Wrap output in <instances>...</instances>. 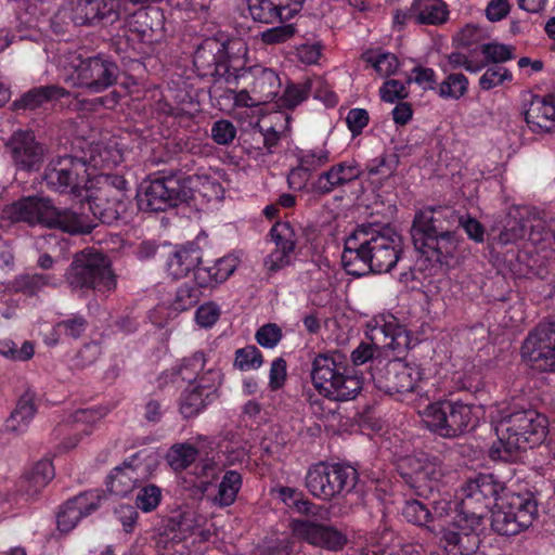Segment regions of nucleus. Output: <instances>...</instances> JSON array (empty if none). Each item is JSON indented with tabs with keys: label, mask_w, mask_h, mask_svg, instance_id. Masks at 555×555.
<instances>
[{
	"label": "nucleus",
	"mask_w": 555,
	"mask_h": 555,
	"mask_svg": "<svg viewBox=\"0 0 555 555\" xmlns=\"http://www.w3.org/2000/svg\"><path fill=\"white\" fill-rule=\"evenodd\" d=\"M512 80L511 72L503 66L489 67L479 78V86L488 91Z\"/></svg>",
	"instance_id": "57"
},
{
	"label": "nucleus",
	"mask_w": 555,
	"mask_h": 555,
	"mask_svg": "<svg viewBox=\"0 0 555 555\" xmlns=\"http://www.w3.org/2000/svg\"><path fill=\"white\" fill-rule=\"evenodd\" d=\"M37 412L35 393L26 391L18 400L16 408L5 421V429L20 435L25 433Z\"/></svg>",
	"instance_id": "32"
},
{
	"label": "nucleus",
	"mask_w": 555,
	"mask_h": 555,
	"mask_svg": "<svg viewBox=\"0 0 555 555\" xmlns=\"http://www.w3.org/2000/svg\"><path fill=\"white\" fill-rule=\"evenodd\" d=\"M66 280L74 291L109 292L116 287L108 259L98 251L78 254L66 272Z\"/></svg>",
	"instance_id": "10"
},
{
	"label": "nucleus",
	"mask_w": 555,
	"mask_h": 555,
	"mask_svg": "<svg viewBox=\"0 0 555 555\" xmlns=\"http://www.w3.org/2000/svg\"><path fill=\"white\" fill-rule=\"evenodd\" d=\"M397 167V159L392 155H384L372 159L367 166V173L371 177L378 176L380 180L390 178Z\"/></svg>",
	"instance_id": "56"
},
{
	"label": "nucleus",
	"mask_w": 555,
	"mask_h": 555,
	"mask_svg": "<svg viewBox=\"0 0 555 555\" xmlns=\"http://www.w3.org/2000/svg\"><path fill=\"white\" fill-rule=\"evenodd\" d=\"M423 424L443 438H455L474 429L478 409L461 400H438L418 411Z\"/></svg>",
	"instance_id": "5"
},
{
	"label": "nucleus",
	"mask_w": 555,
	"mask_h": 555,
	"mask_svg": "<svg viewBox=\"0 0 555 555\" xmlns=\"http://www.w3.org/2000/svg\"><path fill=\"white\" fill-rule=\"evenodd\" d=\"M221 52H224L229 61L236 66H243L246 61L248 48L242 39H232L227 43H221Z\"/></svg>",
	"instance_id": "64"
},
{
	"label": "nucleus",
	"mask_w": 555,
	"mask_h": 555,
	"mask_svg": "<svg viewBox=\"0 0 555 555\" xmlns=\"http://www.w3.org/2000/svg\"><path fill=\"white\" fill-rule=\"evenodd\" d=\"M491 526L494 531L502 535H515L528 528L527 514H520L519 520L509 511H505L495 503L492 511Z\"/></svg>",
	"instance_id": "40"
},
{
	"label": "nucleus",
	"mask_w": 555,
	"mask_h": 555,
	"mask_svg": "<svg viewBox=\"0 0 555 555\" xmlns=\"http://www.w3.org/2000/svg\"><path fill=\"white\" fill-rule=\"evenodd\" d=\"M221 315L220 307L212 302H205L199 306L195 312V322L203 328L214 326Z\"/></svg>",
	"instance_id": "62"
},
{
	"label": "nucleus",
	"mask_w": 555,
	"mask_h": 555,
	"mask_svg": "<svg viewBox=\"0 0 555 555\" xmlns=\"http://www.w3.org/2000/svg\"><path fill=\"white\" fill-rule=\"evenodd\" d=\"M493 502H496V504L505 511H509L518 520L520 514L526 513L528 517V527L533 522L538 513L537 503L530 493H507L500 499L496 496L491 504Z\"/></svg>",
	"instance_id": "38"
},
{
	"label": "nucleus",
	"mask_w": 555,
	"mask_h": 555,
	"mask_svg": "<svg viewBox=\"0 0 555 555\" xmlns=\"http://www.w3.org/2000/svg\"><path fill=\"white\" fill-rule=\"evenodd\" d=\"M196 457L197 450L191 444L173 446L167 454V461L175 470L186 468Z\"/></svg>",
	"instance_id": "49"
},
{
	"label": "nucleus",
	"mask_w": 555,
	"mask_h": 555,
	"mask_svg": "<svg viewBox=\"0 0 555 555\" xmlns=\"http://www.w3.org/2000/svg\"><path fill=\"white\" fill-rule=\"evenodd\" d=\"M64 10L76 25L103 20L113 10L105 0H67Z\"/></svg>",
	"instance_id": "29"
},
{
	"label": "nucleus",
	"mask_w": 555,
	"mask_h": 555,
	"mask_svg": "<svg viewBox=\"0 0 555 555\" xmlns=\"http://www.w3.org/2000/svg\"><path fill=\"white\" fill-rule=\"evenodd\" d=\"M66 91L57 86H41L34 88L22 95L16 102L18 107L36 109L43 104L64 96Z\"/></svg>",
	"instance_id": "42"
},
{
	"label": "nucleus",
	"mask_w": 555,
	"mask_h": 555,
	"mask_svg": "<svg viewBox=\"0 0 555 555\" xmlns=\"http://www.w3.org/2000/svg\"><path fill=\"white\" fill-rule=\"evenodd\" d=\"M54 477V468L49 460L37 462L20 480L18 491L26 498L37 495Z\"/></svg>",
	"instance_id": "31"
},
{
	"label": "nucleus",
	"mask_w": 555,
	"mask_h": 555,
	"mask_svg": "<svg viewBox=\"0 0 555 555\" xmlns=\"http://www.w3.org/2000/svg\"><path fill=\"white\" fill-rule=\"evenodd\" d=\"M162 498V491L154 485L143 487L137 495V506L147 513L155 509Z\"/></svg>",
	"instance_id": "61"
},
{
	"label": "nucleus",
	"mask_w": 555,
	"mask_h": 555,
	"mask_svg": "<svg viewBox=\"0 0 555 555\" xmlns=\"http://www.w3.org/2000/svg\"><path fill=\"white\" fill-rule=\"evenodd\" d=\"M253 76L251 92L259 98L261 103L271 102L279 95L282 82L273 69L256 66L253 69Z\"/></svg>",
	"instance_id": "33"
},
{
	"label": "nucleus",
	"mask_w": 555,
	"mask_h": 555,
	"mask_svg": "<svg viewBox=\"0 0 555 555\" xmlns=\"http://www.w3.org/2000/svg\"><path fill=\"white\" fill-rule=\"evenodd\" d=\"M364 60L380 77H388L399 69V60L390 52L372 51L364 54Z\"/></svg>",
	"instance_id": "44"
},
{
	"label": "nucleus",
	"mask_w": 555,
	"mask_h": 555,
	"mask_svg": "<svg viewBox=\"0 0 555 555\" xmlns=\"http://www.w3.org/2000/svg\"><path fill=\"white\" fill-rule=\"evenodd\" d=\"M92 172H88L86 164L79 158L64 156L50 162L43 179L47 186L59 193H67L76 198L82 197L85 184Z\"/></svg>",
	"instance_id": "12"
},
{
	"label": "nucleus",
	"mask_w": 555,
	"mask_h": 555,
	"mask_svg": "<svg viewBox=\"0 0 555 555\" xmlns=\"http://www.w3.org/2000/svg\"><path fill=\"white\" fill-rule=\"evenodd\" d=\"M461 67L465 68L468 73L476 74L485 67V63L474 62L464 53L452 52L447 56V63L443 65L442 69L448 72Z\"/></svg>",
	"instance_id": "58"
},
{
	"label": "nucleus",
	"mask_w": 555,
	"mask_h": 555,
	"mask_svg": "<svg viewBox=\"0 0 555 555\" xmlns=\"http://www.w3.org/2000/svg\"><path fill=\"white\" fill-rule=\"evenodd\" d=\"M503 490L491 475H480L467 481L456 493V503L436 501L431 520L454 512L453 520L441 527V542L449 555H470L479 546L478 530L491 502Z\"/></svg>",
	"instance_id": "1"
},
{
	"label": "nucleus",
	"mask_w": 555,
	"mask_h": 555,
	"mask_svg": "<svg viewBox=\"0 0 555 555\" xmlns=\"http://www.w3.org/2000/svg\"><path fill=\"white\" fill-rule=\"evenodd\" d=\"M459 216L450 207L428 209L418 212L413 222L412 237L414 244L420 243L426 233L451 231L457 224Z\"/></svg>",
	"instance_id": "24"
},
{
	"label": "nucleus",
	"mask_w": 555,
	"mask_h": 555,
	"mask_svg": "<svg viewBox=\"0 0 555 555\" xmlns=\"http://www.w3.org/2000/svg\"><path fill=\"white\" fill-rule=\"evenodd\" d=\"M242 487V476L236 470H228L219 483L215 503L219 506H230L235 501Z\"/></svg>",
	"instance_id": "43"
},
{
	"label": "nucleus",
	"mask_w": 555,
	"mask_h": 555,
	"mask_svg": "<svg viewBox=\"0 0 555 555\" xmlns=\"http://www.w3.org/2000/svg\"><path fill=\"white\" fill-rule=\"evenodd\" d=\"M101 499V491L90 490L68 500L57 513V529L63 533L72 531L82 517L100 506Z\"/></svg>",
	"instance_id": "18"
},
{
	"label": "nucleus",
	"mask_w": 555,
	"mask_h": 555,
	"mask_svg": "<svg viewBox=\"0 0 555 555\" xmlns=\"http://www.w3.org/2000/svg\"><path fill=\"white\" fill-rule=\"evenodd\" d=\"M372 377L376 387L389 395H406L416 390L422 378L418 366L399 359L375 360Z\"/></svg>",
	"instance_id": "11"
},
{
	"label": "nucleus",
	"mask_w": 555,
	"mask_h": 555,
	"mask_svg": "<svg viewBox=\"0 0 555 555\" xmlns=\"http://www.w3.org/2000/svg\"><path fill=\"white\" fill-rule=\"evenodd\" d=\"M188 193L183 191L175 179L154 180L140 195V207L150 211H165L178 203L186 201Z\"/></svg>",
	"instance_id": "17"
},
{
	"label": "nucleus",
	"mask_w": 555,
	"mask_h": 555,
	"mask_svg": "<svg viewBox=\"0 0 555 555\" xmlns=\"http://www.w3.org/2000/svg\"><path fill=\"white\" fill-rule=\"evenodd\" d=\"M202 260L198 247L185 246L177 249L167 261V271L173 279L184 278Z\"/></svg>",
	"instance_id": "37"
},
{
	"label": "nucleus",
	"mask_w": 555,
	"mask_h": 555,
	"mask_svg": "<svg viewBox=\"0 0 555 555\" xmlns=\"http://www.w3.org/2000/svg\"><path fill=\"white\" fill-rule=\"evenodd\" d=\"M525 119L533 132L555 130V92L534 96L525 112Z\"/></svg>",
	"instance_id": "27"
},
{
	"label": "nucleus",
	"mask_w": 555,
	"mask_h": 555,
	"mask_svg": "<svg viewBox=\"0 0 555 555\" xmlns=\"http://www.w3.org/2000/svg\"><path fill=\"white\" fill-rule=\"evenodd\" d=\"M61 66L65 82L90 94L107 90L119 76L117 64L103 56L82 59L77 53H70L61 62Z\"/></svg>",
	"instance_id": "4"
},
{
	"label": "nucleus",
	"mask_w": 555,
	"mask_h": 555,
	"mask_svg": "<svg viewBox=\"0 0 555 555\" xmlns=\"http://www.w3.org/2000/svg\"><path fill=\"white\" fill-rule=\"evenodd\" d=\"M411 16L415 24L439 25L447 21V5L441 0H414Z\"/></svg>",
	"instance_id": "35"
},
{
	"label": "nucleus",
	"mask_w": 555,
	"mask_h": 555,
	"mask_svg": "<svg viewBox=\"0 0 555 555\" xmlns=\"http://www.w3.org/2000/svg\"><path fill=\"white\" fill-rule=\"evenodd\" d=\"M400 469L405 481L420 495L433 491L446 474V468L439 459L426 453H416L401 460Z\"/></svg>",
	"instance_id": "13"
},
{
	"label": "nucleus",
	"mask_w": 555,
	"mask_h": 555,
	"mask_svg": "<svg viewBox=\"0 0 555 555\" xmlns=\"http://www.w3.org/2000/svg\"><path fill=\"white\" fill-rule=\"evenodd\" d=\"M480 51L487 63H504L514 57V48L500 42H489L480 46Z\"/></svg>",
	"instance_id": "52"
},
{
	"label": "nucleus",
	"mask_w": 555,
	"mask_h": 555,
	"mask_svg": "<svg viewBox=\"0 0 555 555\" xmlns=\"http://www.w3.org/2000/svg\"><path fill=\"white\" fill-rule=\"evenodd\" d=\"M126 181L119 176L93 175L85 184L80 201L89 204L93 216L103 222H112L125 210Z\"/></svg>",
	"instance_id": "6"
},
{
	"label": "nucleus",
	"mask_w": 555,
	"mask_h": 555,
	"mask_svg": "<svg viewBox=\"0 0 555 555\" xmlns=\"http://www.w3.org/2000/svg\"><path fill=\"white\" fill-rule=\"evenodd\" d=\"M468 91V79L465 75L449 74L438 86V94L442 99L459 100Z\"/></svg>",
	"instance_id": "45"
},
{
	"label": "nucleus",
	"mask_w": 555,
	"mask_h": 555,
	"mask_svg": "<svg viewBox=\"0 0 555 555\" xmlns=\"http://www.w3.org/2000/svg\"><path fill=\"white\" fill-rule=\"evenodd\" d=\"M12 160L21 170H36L43 159V147L36 142L31 132L20 131L8 143Z\"/></svg>",
	"instance_id": "23"
},
{
	"label": "nucleus",
	"mask_w": 555,
	"mask_h": 555,
	"mask_svg": "<svg viewBox=\"0 0 555 555\" xmlns=\"http://www.w3.org/2000/svg\"><path fill=\"white\" fill-rule=\"evenodd\" d=\"M2 214L3 218L13 222L23 221L29 224L47 225L48 221L52 220L53 205L47 198L29 196L5 206Z\"/></svg>",
	"instance_id": "19"
},
{
	"label": "nucleus",
	"mask_w": 555,
	"mask_h": 555,
	"mask_svg": "<svg viewBox=\"0 0 555 555\" xmlns=\"http://www.w3.org/2000/svg\"><path fill=\"white\" fill-rule=\"evenodd\" d=\"M361 175L362 170L354 160L341 162L320 173L311 182L310 190L315 195H325L358 180Z\"/></svg>",
	"instance_id": "21"
},
{
	"label": "nucleus",
	"mask_w": 555,
	"mask_h": 555,
	"mask_svg": "<svg viewBox=\"0 0 555 555\" xmlns=\"http://www.w3.org/2000/svg\"><path fill=\"white\" fill-rule=\"evenodd\" d=\"M295 33L296 29L292 24H284L262 31L260 38L266 44H280L292 39Z\"/></svg>",
	"instance_id": "60"
},
{
	"label": "nucleus",
	"mask_w": 555,
	"mask_h": 555,
	"mask_svg": "<svg viewBox=\"0 0 555 555\" xmlns=\"http://www.w3.org/2000/svg\"><path fill=\"white\" fill-rule=\"evenodd\" d=\"M242 261V255L237 251L230 253L215 261L212 273L217 283H224L238 268Z\"/></svg>",
	"instance_id": "51"
},
{
	"label": "nucleus",
	"mask_w": 555,
	"mask_h": 555,
	"mask_svg": "<svg viewBox=\"0 0 555 555\" xmlns=\"http://www.w3.org/2000/svg\"><path fill=\"white\" fill-rule=\"evenodd\" d=\"M234 365L241 371L257 370L262 365L261 352L255 346L236 350Z\"/></svg>",
	"instance_id": "53"
},
{
	"label": "nucleus",
	"mask_w": 555,
	"mask_h": 555,
	"mask_svg": "<svg viewBox=\"0 0 555 555\" xmlns=\"http://www.w3.org/2000/svg\"><path fill=\"white\" fill-rule=\"evenodd\" d=\"M189 181L192 190L208 201L219 199L223 195L222 185L205 173L194 175L190 177Z\"/></svg>",
	"instance_id": "47"
},
{
	"label": "nucleus",
	"mask_w": 555,
	"mask_h": 555,
	"mask_svg": "<svg viewBox=\"0 0 555 555\" xmlns=\"http://www.w3.org/2000/svg\"><path fill=\"white\" fill-rule=\"evenodd\" d=\"M206 359L203 352H195L190 358L183 360L179 374L188 383H197L199 377L207 371L205 370Z\"/></svg>",
	"instance_id": "50"
},
{
	"label": "nucleus",
	"mask_w": 555,
	"mask_h": 555,
	"mask_svg": "<svg viewBox=\"0 0 555 555\" xmlns=\"http://www.w3.org/2000/svg\"><path fill=\"white\" fill-rule=\"evenodd\" d=\"M298 160L300 169L313 171L328 163L330 153L324 149L300 151Z\"/></svg>",
	"instance_id": "54"
},
{
	"label": "nucleus",
	"mask_w": 555,
	"mask_h": 555,
	"mask_svg": "<svg viewBox=\"0 0 555 555\" xmlns=\"http://www.w3.org/2000/svg\"><path fill=\"white\" fill-rule=\"evenodd\" d=\"M414 245L428 258L442 261L454 255L457 249L459 240L452 231L426 233L424 237L420 240V243Z\"/></svg>",
	"instance_id": "30"
},
{
	"label": "nucleus",
	"mask_w": 555,
	"mask_h": 555,
	"mask_svg": "<svg viewBox=\"0 0 555 555\" xmlns=\"http://www.w3.org/2000/svg\"><path fill=\"white\" fill-rule=\"evenodd\" d=\"M338 353H320L312 361L311 378L318 391L325 396L330 385L334 384L345 371Z\"/></svg>",
	"instance_id": "26"
},
{
	"label": "nucleus",
	"mask_w": 555,
	"mask_h": 555,
	"mask_svg": "<svg viewBox=\"0 0 555 555\" xmlns=\"http://www.w3.org/2000/svg\"><path fill=\"white\" fill-rule=\"evenodd\" d=\"M87 328V320L81 315H72L65 320L57 322L50 335H47L44 343L49 346H55L62 337L77 339L81 337Z\"/></svg>",
	"instance_id": "41"
},
{
	"label": "nucleus",
	"mask_w": 555,
	"mask_h": 555,
	"mask_svg": "<svg viewBox=\"0 0 555 555\" xmlns=\"http://www.w3.org/2000/svg\"><path fill=\"white\" fill-rule=\"evenodd\" d=\"M361 175L362 170L354 160L341 162L320 173L311 182L310 190L315 195H325L358 180Z\"/></svg>",
	"instance_id": "22"
},
{
	"label": "nucleus",
	"mask_w": 555,
	"mask_h": 555,
	"mask_svg": "<svg viewBox=\"0 0 555 555\" xmlns=\"http://www.w3.org/2000/svg\"><path fill=\"white\" fill-rule=\"evenodd\" d=\"M82 153L83 156L79 160L86 164L88 172L112 169L122 160V155L115 143L93 142Z\"/></svg>",
	"instance_id": "28"
},
{
	"label": "nucleus",
	"mask_w": 555,
	"mask_h": 555,
	"mask_svg": "<svg viewBox=\"0 0 555 555\" xmlns=\"http://www.w3.org/2000/svg\"><path fill=\"white\" fill-rule=\"evenodd\" d=\"M403 517L417 526H427L431 520V513L425 504L417 500L408 501L402 508Z\"/></svg>",
	"instance_id": "55"
},
{
	"label": "nucleus",
	"mask_w": 555,
	"mask_h": 555,
	"mask_svg": "<svg viewBox=\"0 0 555 555\" xmlns=\"http://www.w3.org/2000/svg\"><path fill=\"white\" fill-rule=\"evenodd\" d=\"M293 535L308 544L331 552L341 551L348 542L347 534L332 525L309 519H293Z\"/></svg>",
	"instance_id": "15"
},
{
	"label": "nucleus",
	"mask_w": 555,
	"mask_h": 555,
	"mask_svg": "<svg viewBox=\"0 0 555 555\" xmlns=\"http://www.w3.org/2000/svg\"><path fill=\"white\" fill-rule=\"evenodd\" d=\"M222 374L217 369H207L197 383H189L184 391L180 410L185 417L197 415L207 404L217 398Z\"/></svg>",
	"instance_id": "16"
},
{
	"label": "nucleus",
	"mask_w": 555,
	"mask_h": 555,
	"mask_svg": "<svg viewBox=\"0 0 555 555\" xmlns=\"http://www.w3.org/2000/svg\"><path fill=\"white\" fill-rule=\"evenodd\" d=\"M358 481L357 470L347 465L318 463L305 478L306 488L315 499L331 501L349 493Z\"/></svg>",
	"instance_id": "9"
},
{
	"label": "nucleus",
	"mask_w": 555,
	"mask_h": 555,
	"mask_svg": "<svg viewBox=\"0 0 555 555\" xmlns=\"http://www.w3.org/2000/svg\"><path fill=\"white\" fill-rule=\"evenodd\" d=\"M104 413L99 410L86 409L78 410L73 414L72 431L73 437L67 438L63 442V448L69 450L75 448L81 436H88L92 433L94 426L102 420Z\"/></svg>",
	"instance_id": "34"
},
{
	"label": "nucleus",
	"mask_w": 555,
	"mask_h": 555,
	"mask_svg": "<svg viewBox=\"0 0 555 555\" xmlns=\"http://www.w3.org/2000/svg\"><path fill=\"white\" fill-rule=\"evenodd\" d=\"M553 234L547 230L545 221L528 209H511L498 235L502 246L530 243L537 253L552 247Z\"/></svg>",
	"instance_id": "7"
},
{
	"label": "nucleus",
	"mask_w": 555,
	"mask_h": 555,
	"mask_svg": "<svg viewBox=\"0 0 555 555\" xmlns=\"http://www.w3.org/2000/svg\"><path fill=\"white\" fill-rule=\"evenodd\" d=\"M51 219L47 227L59 228L72 234L89 233L93 229V223L87 216L69 209L59 210L53 206Z\"/></svg>",
	"instance_id": "36"
},
{
	"label": "nucleus",
	"mask_w": 555,
	"mask_h": 555,
	"mask_svg": "<svg viewBox=\"0 0 555 555\" xmlns=\"http://www.w3.org/2000/svg\"><path fill=\"white\" fill-rule=\"evenodd\" d=\"M498 442L490 449L493 460H507L518 451L543 442L547 434V420L535 410H517L515 406H498L491 413Z\"/></svg>",
	"instance_id": "3"
},
{
	"label": "nucleus",
	"mask_w": 555,
	"mask_h": 555,
	"mask_svg": "<svg viewBox=\"0 0 555 555\" xmlns=\"http://www.w3.org/2000/svg\"><path fill=\"white\" fill-rule=\"evenodd\" d=\"M521 356L534 370L555 371V323L532 331L522 344Z\"/></svg>",
	"instance_id": "14"
},
{
	"label": "nucleus",
	"mask_w": 555,
	"mask_h": 555,
	"mask_svg": "<svg viewBox=\"0 0 555 555\" xmlns=\"http://www.w3.org/2000/svg\"><path fill=\"white\" fill-rule=\"evenodd\" d=\"M0 354L11 360L25 361L33 357L34 346L25 341L21 348L12 340L0 341Z\"/></svg>",
	"instance_id": "59"
},
{
	"label": "nucleus",
	"mask_w": 555,
	"mask_h": 555,
	"mask_svg": "<svg viewBox=\"0 0 555 555\" xmlns=\"http://www.w3.org/2000/svg\"><path fill=\"white\" fill-rule=\"evenodd\" d=\"M201 296L198 288L188 284L181 285L170 300V309L173 313L189 310L198 302Z\"/></svg>",
	"instance_id": "48"
},
{
	"label": "nucleus",
	"mask_w": 555,
	"mask_h": 555,
	"mask_svg": "<svg viewBox=\"0 0 555 555\" xmlns=\"http://www.w3.org/2000/svg\"><path fill=\"white\" fill-rule=\"evenodd\" d=\"M270 233L275 249L264 259V267L270 272H276L291 264L295 254L297 236L294 228L288 222L275 223Z\"/></svg>",
	"instance_id": "20"
},
{
	"label": "nucleus",
	"mask_w": 555,
	"mask_h": 555,
	"mask_svg": "<svg viewBox=\"0 0 555 555\" xmlns=\"http://www.w3.org/2000/svg\"><path fill=\"white\" fill-rule=\"evenodd\" d=\"M236 137L235 126L227 119H220L214 122L211 127V138L219 145H229Z\"/></svg>",
	"instance_id": "63"
},
{
	"label": "nucleus",
	"mask_w": 555,
	"mask_h": 555,
	"mask_svg": "<svg viewBox=\"0 0 555 555\" xmlns=\"http://www.w3.org/2000/svg\"><path fill=\"white\" fill-rule=\"evenodd\" d=\"M218 53H221V43L215 39H208L195 51L194 65L199 69L210 68L221 61L222 56L217 55Z\"/></svg>",
	"instance_id": "46"
},
{
	"label": "nucleus",
	"mask_w": 555,
	"mask_h": 555,
	"mask_svg": "<svg viewBox=\"0 0 555 555\" xmlns=\"http://www.w3.org/2000/svg\"><path fill=\"white\" fill-rule=\"evenodd\" d=\"M362 378L358 375L350 374L347 369L343 372L338 379L330 385L327 393L324 396L334 401L353 400L362 390Z\"/></svg>",
	"instance_id": "39"
},
{
	"label": "nucleus",
	"mask_w": 555,
	"mask_h": 555,
	"mask_svg": "<svg viewBox=\"0 0 555 555\" xmlns=\"http://www.w3.org/2000/svg\"><path fill=\"white\" fill-rule=\"evenodd\" d=\"M147 477L146 465L139 461V455H133L116 467L109 476L108 490L120 496L129 494L139 482Z\"/></svg>",
	"instance_id": "25"
},
{
	"label": "nucleus",
	"mask_w": 555,
	"mask_h": 555,
	"mask_svg": "<svg viewBox=\"0 0 555 555\" xmlns=\"http://www.w3.org/2000/svg\"><path fill=\"white\" fill-rule=\"evenodd\" d=\"M366 337L370 341H362L351 352L350 359L354 365H362L370 360H380L376 354L379 349L403 350L409 347V335L395 319H373L367 324Z\"/></svg>",
	"instance_id": "8"
},
{
	"label": "nucleus",
	"mask_w": 555,
	"mask_h": 555,
	"mask_svg": "<svg viewBox=\"0 0 555 555\" xmlns=\"http://www.w3.org/2000/svg\"><path fill=\"white\" fill-rule=\"evenodd\" d=\"M400 253L401 237L392 229L370 233L359 230L346 240L341 262L347 273L354 276L386 273L397 264Z\"/></svg>",
	"instance_id": "2"
}]
</instances>
